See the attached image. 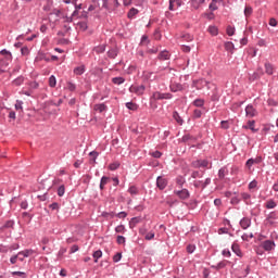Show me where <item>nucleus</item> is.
I'll return each instance as SVG.
<instances>
[{"mask_svg": "<svg viewBox=\"0 0 278 278\" xmlns=\"http://www.w3.org/2000/svg\"><path fill=\"white\" fill-rule=\"evenodd\" d=\"M190 3L193 10H199V8L205 3V0H190Z\"/></svg>", "mask_w": 278, "mask_h": 278, "instance_id": "obj_10", "label": "nucleus"}, {"mask_svg": "<svg viewBox=\"0 0 278 278\" xmlns=\"http://www.w3.org/2000/svg\"><path fill=\"white\" fill-rule=\"evenodd\" d=\"M195 168H212V164L207 160H199L193 162Z\"/></svg>", "mask_w": 278, "mask_h": 278, "instance_id": "obj_2", "label": "nucleus"}, {"mask_svg": "<svg viewBox=\"0 0 278 278\" xmlns=\"http://www.w3.org/2000/svg\"><path fill=\"white\" fill-rule=\"evenodd\" d=\"M250 190H253V188H257V181L253 180L249 184Z\"/></svg>", "mask_w": 278, "mask_h": 278, "instance_id": "obj_60", "label": "nucleus"}, {"mask_svg": "<svg viewBox=\"0 0 278 278\" xmlns=\"http://www.w3.org/2000/svg\"><path fill=\"white\" fill-rule=\"evenodd\" d=\"M58 84V80L55 79V76H50L49 78V86L50 88H55V85Z\"/></svg>", "mask_w": 278, "mask_h": 278, "instance_id": "obj_31", "label": "nucleus"}, {"mask_svg": "<svg viewBox=\"0 0 278 278\" xmlns=\"http://www.w3.org/2000/svg\"><path fill=\"white\" fill-rule=\"evenodd\" d=\"M155 238V232L150 231L146 235V240H153Z\"/></svg>", "mask_w": 278, "mask_h": 278, "instance_id": "obj_47", "label": "nucleus"}, {"mask_svg": "<svg viewBox=\"0 0 278 278\" xmlns=\"http://www.w3.org/2000/svg\"><path fill=\"white\" fill-rule=\"evenodd\" d=\"M112 81L116 86H121V84H125V78H123V77H114V78H112Z\"/></svg>", "mask_w": 278, "mask_h": 278, "instance_id": "obj_27", "label": "nucleus"}, {"mask_svg": "<svg viewBox=\"0 0 278 278\" xmlns=\"http://www.w3.org/2000/svg\"><path fill=\"white\" fill-rule=\"evenodd\" d=\"M85 71L86 70L84 66H78V67L74 68L75 75H84Z\"/></svg>", "mask_w": 278, "mask_h": 278, "instance_id": "obj_34", "label": "nucleus"}, {"mask_svg": "<svg viewBox=\"0 0 278 278\" xmlns=\"http://www.w3.org/2000/svg\"><path fill=\"white\" fill-rule=\"evenodd\" d=\"M168 58H170V53H168V51H162V52L159 54V59H160V60H168Z\"/></svg>", "mask_w": 278, "mask_h": 278, "instance_id": "obj_29", "label": "nucleus"}, {"mask_svg": "<svg viewBox=\"0 0 278 278\" xmlns=\"http://www.w3.org/2000/svg\"><path fill=\"white\" fill-rule=\"evenodd\" d=\"M269 25H270V27H277V20L271 17L269 20Z\"/></svg>", "mask_w": 278, "mask_h": 278, "instance_id": "obj_61", "label": "nucleus"}, {"mask_svg": "<svg viewBox=\"0 0 278 278\" xmlns=\"http://www.w3.org/2000/svg\"><path fill=\"white\" fill-rule=\"evenodd\" d=\"M50 14H54L55 16H60L61 11H60V9H52Z\"/></svg>", "mask_w": 278, "mask_h": 278, "instance_id": "obj_64", "label": "nucleus"}, {"mask_svg": "<svg viewBox=\"0 0 278 278\" xmlns=\"http://www.w3.org/2000/svg\"><path fill=\"white\" fill-rule=\"evenodd\" d=\"M22 257H29V255H34V250H24L22 252H18Z\"/></svg>", "mask_w": 278, "mask_h": 278, "instance_id": "obj_25", "label": "nucleus"}, {"mask_svg": "<svg viewBox=\"0 0 278 278\" xmlns=\"http://www.w3.org/2000/svg\"><path fill=\"white\" fill-rule=\"evenodd\" d=\"M152 99H154V101H161L162 100V92L156 91L152 94Z\"/></svg>", "mask_w": 278, "mask_h": 278, "instance_id": "obj_40", "label": "nucleus"}, {"mask_svg": "<svg viewBox=\"0 0 278 278\" xmlns=\"http://www.w3.org/2000/svg\"><path fill=\"white\" fill-rule=\"evenodd\" d=\"M265 73L267 75H273L275 73V67L270 63H265Z\"/></svg>", "mask_w": 278, "mask_h": 278, "instance_id": "obj_19", "label": "nucleus"}, {"mask_svg": "<svg viewBox=\"0 0 278 278\" xmlns=\"http://www.w3.org/2000/svg\"><path fill=\"white\" fill-rule=\"evenodd\" d=\"M223 255H224V257H231V251L225 249V250H223Z\"/></svg>", "mask_w": 278, "mask_h": 278, "instance_id": "obj_58", "label": "nucleus"}, {"mask_svg": "<svg viewBox=\"0 0 278 278\" xmlns=\"http://www.w3.org/2000/svg\"><path fill=\"white\" fill-rule=\"evenodd\" d=\"M146 87L144 85H131L129 88V92H132L134 94H137L138 97H141V94H144Z\"/></svg>", "mask_w": 278, "mask_h": 278, "instance_id": "obj_1", "label": "nucleus"}, {"mask_svg": "<svg viewBox=\"0 0 278 278\" xmlns=\"http://www.w3.org/2000/svg\"><path fill=\"white\" fill-rule=\"evenodd\" d=\"M242 240H244L245 242H249V240H252L253 238V232H245L241 236Z\"/></svg>", "mask_w": 278, "mask_h": 278, "instance_id": "obj_30", "label": "nucleus"}, {"mask_svg": "<svg viewBox=\"0 0 278 278\" xmlns=\"http://www.w3.org/2000/svg\"><path fill=\"white\" fill-rule=\"evenodd\" d=\"M149 43V37L142 36L141 38V45H148Z\"/></svg>", "mask_w": 278, "mask_h": 278, "instance_id": "obj_63", "label": "nucleus"}, {"mask_svg": "<svg viewBox=\"0 0 278 278\" xmlns=\"http://www.w3.org/2000/svg\"><path fill=\"white\" fill-rule=\"evenodd\" d=\"M167 184L168 182L166 181V179H164L162 176H159L156 178V186L160 190H164V188H166Z\"/></svg>", "mask_w": 278, "mask_h": 278, "instance_id": "obj_6", "label": "nucleus"}, {"mask_svg": "<svg viewBox=\"0 0 278 278\" xmlns=\"http://www.w3.org/2000/svg\"><path fill=\"white\" fill-rule=\"evenodd\" d=\"M123 258V254L122 253H116L114 256H113V262H121V260Z\"/></svg>", "mask_w": 278, "mask_h": 278, "instance_id": "obj_46", "label": "nucleus"}, {"mask_svg": "<svg viewBox=\"0 0 278 278\" xmlns=\"http://www.w3.org/2000/svg\"><path fill=\"white\" fill-rule=\"evenodd\" d=\"M0 55L3 56L2 60H4L5 62H12V52L8 50H1Z\"/></svg>", "mask_w": 278, "mask_h": 278, "instance_id": "obj_8", "label": "nucleus"}, {"mask_svg": "<svg viewBox=\"0 0 278 278\" xmlns=\"http://www.w3.org/2000/svg\"><path fill=\"white\" fill-rule=\"evenodd\" d=\"M22 55H29V49L27 47H24L21 49Z\"/></svg>", "mask_w": 278, "mask_h": 278, "instance_id": "obj_55", "label": "nucleus"}, {"mask_svg": "<svg viewBox=\"0 0 278 278\" xmlns=\"http://www.w3.org/2000/svg\"><path fill=\"white\" fill-rule=\"evenodd\" d=\"M225 175H227V168L226 167H222L218 172V177L219 179H225Z\"/></svg>", "mask_w": 278, "mask_h": 278, "instance_id": "obj_35", "label": "nucleus"}, {"mask_svg": "<svg viewBox=\"0 0 278 278\" xmlns=\"http://www.w3.org/2000/svg\"><path fill=\"white\" fill-rule=\"evenodd\" d=\"M226 51H233V43L231 41H228L225 43Z\"/></svg>", "mask_w": 278, "mask_h": 278, "instance_id": "obj_44", "label": "nucleus"}, {"mask_svg": "<svg viewBox=\"0 0 278 278\" xmlns=\"http://www.w3.org/2000/svg\"><path fill=\"white\" fill-rule=\"evenodd\" d=\"M220 125H222V129H229V122L222 121Z\"/></svg>", "mask_w": 278, "mask_h": 278, "instance_id": "obj_54", "label": "nucleus"}, {"mask_svg": "<svg viewBox=\"0 0 278 278\" xmlns=\"http://www.w3.org/2000/svg\"><path fill=\"white\" fill-rule=\"evenodd\" d=\"M173 118L176 119V122L178 123V125H184V119H181V116H179V113H177V111H175L173 113Z\"/></svg>", "mask_w": 278, "mask_h": 278, "instance_id": "obj_28", "label": "nucleus"}, {"mask_svg": "<svg viewBox=\"0 0 278 278\" xmlns=\"http://www.w3.org/2000/svg\"><path fill=\"white\" fill-rule=\"evenodd\" d=\"M128 192L131 195L138 194V188H136V186H131V187H129Z\"/></svg>", "mask_w": 278, "mask_h": 278, "instance_id": "obj_43", "label": "nucleus"}, {"mask_svg": "<svg viewBox=\"0 0 278 278\" xmlns=\"http://www.w3.org/2000/svg\"><path fill=\"white\" fill-rule=\"evenodd\" d=\"M164 99H173V94H170V93H161V100H164Z\"/></svg>", "mask_w": 278, "mask_h": 278, "instance_id": "obj_53", "label": "nucleus"}, {"mask_svg": "<svg viewBox=\"0 0 278 278\" xmlns=\"http://www.w3.org/2000/svg\"><path fill=\"white\" fill-rule=\"evenodd\" d=\"M227 266V261L220 262L217 264L216 269L220 270V268H225Z\"/></svg>", "mask_w": 278, "mask_h": 278, "instance_id": "obj_51", "label": "nucleus"}, {"mask_svg": "<svg viewBox=\"0 0 278 278\" xmlns=\"http://www.w3.org/2000/svg\"><path fill=\"white\" fill-rule=\"evenodd\" d=\"M10 62L11 61H5L3 59H0V75L2 73H5V68H8V66H10Z\"/></svg>", "mask_w": 278, "mask_h": 278, "instance_id": "obj_11", "label": "nucleus"}, {"mask_svg": "<svg viewBox=\"0 0 278 278\" xmlns=\"http://www.w3.org/2000/svg\"><path fill=\"white\" fill-rule=\"evenodd\" d=\"M43 12H48L49 14H51V12H53V1H48L43 5Z\"/></svg>", "mask_w": 278, "mask_h": 278, "instance_id": "obj_14", "label": "nucleus"}, {"mask_svg": "<svg viewBox=\"0 0 278 278\" xmlns=\"http://www.w3.org/2000/svg\"><path fill=\"white\" fill-rule=\"evenodd\" d=\"M251 14H253V7L247 5L244 8V16H245V18H249L251 16Z\"/></svg>", "mask_w": 278, "mask_h": 278, "instance_id": "obj_22", "label": "nucleus"}, {"mask_svg": "<svg viewBox=\"0 0 278 278\" xmlns=\"http://www.w3.org/2000/svg\"><path fill=\"white\" fill-rule=\"evenodd\" d=\"M227 34L229 36H233V34H236V28L231 27V26H228L227 27Z\"/></svg>", "mask_w": 278, "mask_h": 278, "instance_id": "obj_48", "label": "nucleus"}, {"mask_svg": "<svg viewBox=\"0 0 278 278\" xmlns=\"http://www.w3.org/2000/svg\"><path fill=\"white\" fill-rule=\"evenodd\" d=\"M261 247L264 251H273L275 249V243L271 240H266L261 243Z\"/></svg>", "mask_w": 278, "mask_h": 278, "instance_id": "obj_5", "label": "nucleus"}, {"mask_svg": "<svg viewBox=\"0 0 278 278\" xmlns=\"http://www.w3.org/2000/svg\"><path fill=\"white\" fill-rule=\"evenodd\" d=\"M116 233H123L125 231V226L119 225L115 228Z\"/></svg>", "mask_w": 278, "mask_h": 278, "instance_id": "obj_50", "label": "nucleus"}, {"mask_svg": "<svg viewBox=\"0 0 278 278\" xmlns=\"http://www.w3.org/2000/svg\"><path fill=\"white\" fill-rule=\"evenodd\" d=\"M208 31L211 36H217L218 35V28L216 26H210Z\"/></svg>", "mask_w": 278, "mask_h": 278, "instance_id": "obj_32", "label": "nucleus"}, {"mask_svg": "<svg viewBox=\"0 0 278 278\" xmlns=\"http://www.w3.org/2000/svg\"><path fill=\"white\" fill-rule=\"evenodd\" d=\"M245 116H248V118H253V117L257 116V110H255V108H253V105L249 104L245 108Z\"/></svg>", "mask_w": 278, "mask_h": 278, "instance_id": "obj_4", "label": "nucleus"}, {"mask_svg": "<svg viewBox=\"0 0 278 278\" xmlns=\"http://www.w3.org/2000/svg\"><path fill=\"white\" fill-rule=\"evenodd\" d=\"M96 8H108V0H92Z\"/></svg>", "mask_w": 278, "mask_h": 278, "instance_id": "obj_13", "label": "nucleus"}, {"mask_svg": "<svg viewBox=\"0 0 278 278\" xmlns=\"http://www.w3.org/2000/svg\"><path fill=\"white\" fill-rule=\"evenodd\" d=\"M109 58H112V60H114V58H116V55H118V51L116 49H111L108 52Z\"/></svg>", "mask_w": 278, "mask_h": 278, "instance_id": "obj_37", "label": "nucleus"}, {"mask_svg": "<svg viewBox=\"0 0 278 278\" xmlns=\"http://www.w3.org/2000/svg\"><path fill=\"white\" fill-rule=\"evenodd\" d=\"M119 166H121V163H112V164H110L109 165V168H110V170H116L117 168H119Z\"/></svg>", "mask_w": 278, "mask_h": 278, "instance_id": "obj_45", "label": "nucleus"}, {"mask_svg": "<svg viewBox=\"0 0 278 278\" xmlns=\"http://www.w3.org/2000/svg\"><path fill=\"white\" fill-rule=\"evenodd\" d=\"M181 8V0H169V10L175 11Z\"/></svg>", "mask_w": 278, "mask_h": 278, "instance_id": "obj_7", "label": "nucleus"}, {"mask_svg": "<svg viewBox=\"0 0 278 278\" xmlns=\"http://www.w3.org/2000/svg\"><path fill=\"white\" fill-rule=\"evenodd\" d=\"M253 164H255L254 161H253V159H250V160L247 161L245 166H247L248 168H251V166H253Z\"/></svg>", "mask_w": 278, "mask_h": 278, "instance_id": "obj_62", "label": "nucleus"}, {"mask_svg": "<svg viewBox=\"0 0 278 278\" xmlns=\"http://www.w3.org/2000/svg\"><path fill=\"white\" fill-rule=\"evenodd\" d=\"M110 184V177L103 176L100 181V190H104L105 186Z\"/></svg>", "mask_w": 278, "mask_h": 278, "instance_id": "obj_16", "label": "nucleus"}, {"mask_svg": "<svg viewBox=\"0 0 278 278\" xmlns=\"http://www.w3.org/2000/svg\"><path fill=\"white\" fill-rule=\"evenodd\" d=\"M152 157H156V159L162 157V152H160V151L152 152Z\"/></svg>", "mask_w": 278, "mask_h": 278, "instance_id": "obj_59", "label": "nucleus"}, {"mask_svg": "<svg viewBox=\"0 0 278 278\" xmlns=\"http://www.w3.org/2000/svg\"><path fill=\"white\" fill-rule=\"evenodd\" d=\"M204 104H205V101L203 99H197L193 102V105H195V108H203Z\"/></svg>", "mask_w": 278, "mask_h": 278, "instance_id": "obj_33", "label": "nucleus"}, {"mask_svg": "<svg viewBox=\"0 0 278 278\" xmlns=\"http://www.w3.org/2000/svg\"><path fill=\"white\" fill-rule=\"evenodd\" d=\"M136 14H138V9L131 8L128 12V18H134V16H136Z\"/></svg>", "mask_w": 278, "mask_h": 278, "instance_id": "obj_36", "label": "nucleus"}, {"mask_svg": "<svg viewBox=\"0 0 278 278\" xmlns=\"http://www.w3.org/2000/svg\"><path fill=\"white\" fill-rule=\"evenodd\" d=\"M276 220H277V213L276 212L269 213L266 218L267 225H273Z\"/></svg>", "mask_w": 278, "mask_h": 278, "instance_id": "obj_9", "label": "nucleus"}, {"mask_svg": "<svg viewBox=\"0 0 278 278\" xmlns=\"http://www.w3.org/2000/svg\"><path fill=\"white\" fill-rule=\"evenodd\" d=\"M241 199L244 200V202L247 203V205H249L251 203V194L243 192L241 193Z\"/></svg>", "mask_w": 278, "mask_h": 278, "instance_id": "obj_26", "label": "nucleus"}, {"mask_svg": "<svg viewBox=\"0 0 278 278\" xmlns=\"http://www.w3.org/2000/svg\"><path fill=\"white\" fill-rule=\"evenodd\" d=\"M100 257H103V252L101 250L93 252V258L96 264L97 262H99Z\"/></svg>", "mask_w": 278, "mask_h": 278, "instance_id": "obj_24", "label": "nucleus"}, {"mask_svg": "<svg viewBox=\"0 0 278 278\" xmlns=\"http://www.w3.org/2000/svg\"><path fill=\"white\" fill-rule=\"evenodd\" d=\"M195 250H197V247L194 244H189L187 247V253H192Z\"/></svg>", "mask_w": 278, "mask_h": 278, "instance_id": "obj_49", "label": "nucleus"}, {"mask_svg": "<svg viewBox=\"0 0 278 278\" xmlns=\"http://www.w3.org/2000/svg\"><path fill=\"white\" fill-rule=\"evenodd\" d=\"M184 87H181V84L178 83H172L170 84V90L172 92H179V90H182Z\"/></svg>", "mask_w": 278, "mask_h": 278, "instance_id": "obj_17", "label": "nucleus"}, {"mask_svg": "<svg viewBox=\"0 0 278 278\" xmlns=\"http://www.w3.org/2000/svg\"><path fill=\"white\" fill-rule=\"evenodd\" d=\"M201 114H202V112H201V110H199V109H197V110L193 111V116H194V118H201Z\"/></svg>", "mask_w": 278, "mask_h": 278, "instance_id": "obj_52", "label": "nucleus"}, {"mask_svg": "<svg viewBox=\"0 0 278 278\" xmlns=\"http://www.w3.org/2000/svg\"><path fill=\"white\" fill-rule=\"evenodd\" d=\"M240 226L242 227V229H249V227H251V220L248 217H243L240 220Z\"/></svg>", "mask_w": 278, "mask_h": 278, "instance_id": "obj_12", "label": "nucleus"}, {"mask_svg": "<svg viewBox=\"0 0 278 278\" xmlns=\"http://www.w3.org/2000/svg\"><path fill=\"white\" fill-rule=\"evenodd\" d=\"M245 129H251V131L255 132L257 129H255V121H249L248 126H244Z\"/></svg>", "mask_w": 278, "mask_h": 278, "instance_id": "obj_23", "label": "nucleus"}, {"mask_svg": "<svg viewBox=\"0 0 278 278\" xmlns=\"http://www.w3.org/2000/svg\"><path fill=\"white\" fill-rule=\"evenodd\" d=\"M223 0H212V2L210 3V10H212L213 12L215 10H218V4L217 3H222Z\"/></svg>", "mask_w": 278, "mask_h": 278, "instance_id": "obj_21", "label": "nucleus"}, {"mask_svg": "<svg viewBox=\"0 0 278 278\" xmlns=\"http://www.w3.org/2000/svg\"><path fill=\"white\" fill-rule=\"evenodd\" d=\"M93 51H96V53H104L105 52V46H98L93 49Z\"/></svg>", "mask_w": 278, "mask_h": 278, "instance_id": "obj_41", "label": "nucleus"}, {"mask_svg": "<svg viewBox=\"0 0 278 278\" xmlns=\"http://www.w3.org/2000/svg\"><path fill=\"white\" fill-rule=\"evenodd\" d=\"M77 25L81 31H86L88 29V23L86 22H79Z\"/></svg>", "mask_w": 278, "mask_h": 278, "instance_id": "obj_39", "label": "nucleus"}, {"mask_svg": "<svg viewBox=\"0 0 278 278\" xmlns=\"http://www.w3.org/2000/svg\"><path fill=\"white\" fill-rule=\"evenodd\" d=\"M18 257H21V255L18 253L15 256H12L10 258L11 264H16V261L18 260Z\"/></svg>", "mask_w": 278, "mask_h": 278, "instance_id": "obj_56", "label": "nucleus"}, {"mask_svg": "<svg viewBox=\"0 0 278 278\" xmlns=\"http://www.w3.org/2000/svg\"><path fill=\"white\" fill-rule=\"evenodd\" d=\"M265 207L267 210H275V207H277V202H275V200L270 199L265 203Z\"/></svg>", "mask_w": 278, "mask_h": 278, "instance_id": "obj_18", "label": "nucleus"}, {"mask_svg": "<svg viewBox=\"0 0 278 278\" xmlns=\"http://www.w3.org/2000/svg\"><path fill=\"white\" fill-rule=\"evenodd\" d=\"M65 187L64 185H61L59 188H58V195L59 197H64V192H65Z\"/></svg>", "mask_w": 278, "mask_h": 278, "instance_id": "obj_42", "label": "nucleus"}, {"mask_svg": "<svg viewBox=\"0 0 278 278\" xmlns=\"http://www.w3.org/2000/svg\"><path fill=\"white\" fill-rule=\"evenodd\" d=\"M231 249L238 257H242V251H240V245H238V243H233Z\"/></svg>", "mask_w": 278, "mask_h": 278, "instance_id": "obj_20", "label": "nucleus"}, {"mask_svg": "<svg viewBox=\"0 0 278 278\" xmlns=\"http://www.w3.org/2000/svg\"><path fill=\"white\" fill-rule=\"evenodd\" d=\"M174 194L179 197V199H181L182 201H186V199H190V191H188V189L174 191Z\"/></svg>", "mask_w": 278, "mask_h": 278, "instance_id": "obj_3", "label": "nucleus"}, {"mask_svg": "<svg viewBox=\"0 0 278 278\" xmlns=\"http://www.w3.org/2000/svg\"><path fill=\"white\" fill-rule=\"evenodd\" d=\"M117 244H125V237L117 236Z\"/></svg>", "mask_w": 278, "mask_h": 278, "instance_id": "obj_57", "label": "nucleus"}, {"mask_svg": "<svg viewBox=\"0 0 278 278\" xmlns=\"http://www.w3.org/2000/svg\"><path fill=\"white\" fill-rule=\"evenodd\" d=\"M94 112H105L108 106L104 103L93 105Z\"/></svg>", "mask_w": 278, "mask_h": 278, "instance_id": "obj_15", "label": "nucleus"}, {"mask_svg": "<svg viewBox=\"0 0 278 278\" xmlns=\"http://www.w3.org/2000/svg\"><path fill=\"white\" fill-rule=\"evenodd\" d=\"M126 108L128 110H132V112H135V110H138V104L132 103V102H128V103H126Z\"/></svg>", "mask_w": 278, "mask_h": 278, "instance_id": "obj_38", "label": "nucleus"}]
</instances>
